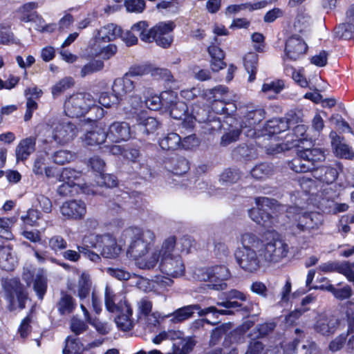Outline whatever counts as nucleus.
Returning <instances> with one entry per match:
<instances>
[{
  "label": "nucleus",
  "mask_w": 354,
  "mask_h": 354,
  "mask_svg": "<svg viewBox=\"0 0 354 354\" xmlns=\"http://www.w3.org/2000/svg\"><path fill=\"white\" fill-rule=\"evenodd\" d=\"M326 288L327 290L332 292L337 299L341 300L348 299L352 295V290L349 286H346L342 288H335L333 285H328V286Z\"/></svg>",
  "instance_id": "nucleus-53"
},
{
  "label": "nucleus",
  "mask_w": 354,
  "mask_h": 354,
  "mask_svg": "<svg viewBox=\"0 0 354 354\" xmlns=\"http://www.w3.org/2000/svg\"><path fill=\"white\" fill-rule=\"evenodd\" d=\"M151 71L149 66L146 64H136L131 66L129 71L125 74L129 77L142 76Z\"/></svg>",
  "instance_id": "nucleus-61"
},
{
  "label": "nucleus",
  "mask_w": 354,
  "mask_h": 354,
  "mask_svg": "<svg viewBox=\"0 0 354 354\" xmlns=\"http://www.w3.org/2000/svg\"><path fill=\"white\" fill-rule=\"evenodd\" d=\"M198 311V315L199 317H204L207 315V314L211 313L212 316L215 318L218 317V315H234L233 310H223V309H218L216 306H209L205 308H201L200 306L199 310H196Z\"/></svg>",
  "instance_id": "nucleus-44"
},
{
  "label": "nucleus",
  "mask_w": 354,
  "mask_h": 354,
  "mask_svg": "<svg viewBox=\"0 0 354 354\" xmlns=\"http://www.w3.org/2000/svg\"><path fill=\"white\" fill-rule=\"evenodd\" d=\"M193 119L200 124H203L202 128L205 133H212L221 129L222 124L216 115L210 112L209 109L195 105L192 107V118L185 120L183 122L184 127L192 128L194 127Z\"/></svg>",
  "instance_id": "nucleus-4"
},
{
  "label": "nucleus",
  "mask_w": 354,
  "mask_h": 354,
  "mask_svg": "<svg viewBox=\"0 0 354 354\" xmlns=\"http://www.w3.org/2000/svg\"><path fill=\"white\" fill-rule=\"evenodd\" d=\"M308 46L305 41L297 35H293L286 41L285 56L287 59L296 60L306 53Z\"/></svg>",
  "instance_id": "nucleus-16"
},
{
  "label": "nucleus",
  "mask_w": 354,
  "mask_h": 354,
  "mask_svg": "<svg viewBox=\"0 0 354 354\" xmlns=\"http://www.w3.org/2000/svg\"><path fill=\"white\" fill-rule=\"evenodd\" d=\"M135 88L134 82L124 74L121 78H117L114 80L112 85V91L116 101H120L128 93L133 91Z\"/></svg>",
  "instance_id": "nucleus-19"
},
{
  "label": "nucleus",
  "mask_w": 354,
  "mask_h": 354,
  "mask_svg": "<svg viewBox=\"0 0 354 354\" xmlns=\"http://www.w3.org/2000/svg\"><path fill=\"white\" fill-rule=\"evenodd\" d=\"M121 28L113 24H107L97 31L95 39L98 41L109 42L120 37Z\"/></svg>",
  "instance_id": "nucleus-25"
},
{
  "label": "nucleus",
  "mask_w": 354,
  "mask_h": 354,
  "mask_svg": "<svg viewBox=\"0 0 354 354\" xmlns=\"http://www.w3.org/2000/svg\"><path fill=\"white\" fill-rule=\"evenodd\" d=\"M308 127L304 124H298L294 129V135L297 139L293 140L290 145H294L293 147H299V144H304V141H308V134H306Z\"/></svg>",
  "instance_id": "nucleus-43"
},
{
  "label": "nucleus",
  "mask_w": 354,
  "mask_h": 354,
  "mask_svg": "<svg viewBox=\"0 0 354 354\" xmlns=\"http://www.w3.org/2000/svg\"><path fill=\"white\" fill-rule=\"evenodd\" d=\"M216 306L223 307L225 310L236 309V310L243 311L244 313H250L253 310L252 302H249L247 305L243 304L242 302L238 301H232V299H227L226 301H218Z\"/></svg>",
  "instance_id": "nucleus-35"
},
{
  "label": "nucleus",
  "mask_w": 354,
  "mask_h": 354,
  "mask_svg": "<svg viewBox=\"0 0 354 354\" xmlns=\"http://www.w3.org/2000/svg\"><path fill=\"white\" fill-rule=\"evenodd\" d=\"M95 106V100L88 93L71 95L64 103V112L70 118H79Z\"/></svg>",
  "instance_id": "nucleus-7"
},
{
  "label": "nucleus",
  "mask_w": 354,
  "mask_h": 354,
  "mask_svg": "<svg viewBox=\"0 0 354 354\" xmlns=\"http://www.w3.org/2000/svg\"><path fill=\"white\" fill-rule=\"evenodd\" d=\"M46 138L44 143L55 142L59 145H64L72 141L77 135L76 126L71 122H62L57 124L55 127H46Z\"/></svg>",
  "instance_id": "nucleus-6"
},
{
  "label": "nucleus",
  "mask_w": 354,
  "mask_h": 354,
  "mask_svg": "<svg viewBox=\"0 0 354 354\" xmlns=\"http://www.w3.org/2000/svg\"><path fill=\"white\" fill-rule=\"evenodd\" d=\"M195 345L196 341L193 337H183L178 346L174 344V351L177 354H188L193 350Z\"/></svg>",
  "instance_id": "nucleus-42"
},
{
  "label": "nucleus",
  "mask_w": 354,
  "mask_h": 354,
  "mask_svg": "<svg viewBox=\"0 0 354 354\" xmlns=\"http://www.w3.org/2000/svg\"><path fill=\"white\" fill-rule=\"evenodd\" d=\"M48 245L52 250L57 252L66 248L67 242L62 236L55 235L49 239Z\"/></svg>",
  "instance_id": "nucleus-63"
},
{
  "label": "nucleus",
  "mask_w": 354,
  "mask_h": 354,
  "mask_svg": "<svg viewBox=\"0 0 354 354\" xmlns=\"http://www.w3.org/2000/svg\"><path fill=\"white\" fill-rule=\"evenodd\" d=\"M41 216V214L39 210L29 209L25 215L21 216V219L25 225L36 226Z\"/></svg>",
  "instance_id": "nucleus-49"
},
{
  "label": "nucleus",
  "mask_w": 354,
  "mask_h": 354,
  "mask_svg": "<svg viewBox=\"0 0 354 354\" xmlns=\"http://www.w3.org/2000/svg\"><path fill=\"white\" fill-rule=\"evenodd\" d=\"M258 55L254 52L247 53L243 57V64L249 74L248 81L252 82L256 78L258 66Z\"/></svg>",
  "instance_id": "nucleus-29"
},
{
  "label": "nucleus",
  "mask_w": 354,
  "mask_h": 354,
  "mask_svg": "<svg viewBox=\"0 0 354 354\" xmlns=\"http://www.w3.org/2000/svg\"><path fill=\"white\" fill-rule=\"evenodd\" d=\"M158 124L159 123L155 118L149 117L139 124V128L143 133L149 134L158 128Z\"/></svg>",
  "instance_id": "nucleus-59"
},
{
  "label": "nucleus",
  "mask_w": 354,
  "mask_h": 354,
  "mask_svg": "<svg viewBox=\"0 0 354 354\" xmlns=\"http://www.w3.org/2000/svg\"><path fill=\"white\" fill-rule=\"evenodd\" d=\"M267 129L270 133L277 134L288 129L285 118H274L267 123Z\"/></svg>",
  "instance_id": "nucleus-41"
},
{
  "label": "nucleus",
  "mask_w": 354,
  "mask_h": 354,
  "mask_svg": "<svg viewBox=\"0 0 354 354\" xmlns=\"http://www.w3.org/2000/svg\"><path fill=\"white\" fill-rule=\"evenodd\" d=\"M93 290L90 274L86 272H82L77 280L76 291L74 292L76 296L81 302H84Z\"/></svg>",
  "instance_id": "nucleus-20"
},
{
  "label": "nucleus",
  "mask_w": 354,
  "mask_h": 354,
  "mask_svg": "<svg viewBox=\"0 0 354 354\" xmlns=\"http://www.w3.org/2000/svg\"><path fill=\"white\" fill-rule=\"evenodd\" d=\"M107 138L113 142L127 140L131 137L129 124L125 122H113L106 132Z\"/></svg>",
  "instance_id": "nucleus-18"
},
{
  "label": "nucleus",
  "mask_w": 354,
  "mask_h": 354,
  "mask_svg": "<svg viewBox=\"0 0 354 354\" xmlns=\"http://www.w3.org/2000/svg\"><path fill=\"white\" fill-rule=\"evenodd\" d=\"M229 328L227 324H221L213 329L210 335V344L213 346L216 345Z\"/></svg>",
  "instance_id": "nucleus-58"
},
{
  "label": "nucleus",
  "mask_w": 354,
  "mask_h": 354,
  "mask_svg": "<svg viewBox=\"0 0 354 354\" xmlns=\"http://www.w3.org/2000/svg\"><path fill=\"white\" fill-rule=\"evenodd\" d=\"M229 277L230 272L225 266H216L207 269L203 273V279L210 283L207 285L210 288L223 290L227 288V283L225 281Z\"/></svg>",
  "instance_id": "nucleus-10"
},
{
  "label": "nucleus",
  "mask_w": 354,
  "mask_h": 354,
  "mask_svg": "<svg viewBox=\"0 0 354 354\" xmlns=\"http://www.w3.org/2000/svg\"><path fill=\"white\" fill-rule=\"evenodd\" d=\"M241 243L243 249L236 253V259L239 266L248 272L257 271L261 261L280 262L289 252L288 243L274 231L265 234L263 239L253 233H245L241 236Z\"/></svg>",
  "instance_id": "nucleus-1"
},
{
  "label": "nucleus",
  "mask_w": 354,
  "mask_h": 354,
  "mask_svg": "<svg viewBox=\"0 0 354 354\" xmlns=\"http://www.w3.org/2000/svg\"><path fill=\"white\" fill-rule=\"evenodd\" d=\"M200 145V140L194 133L180 138V147L184 149H192Z\"/></svg>",
  "instance_id": "nucleus-64"
},
{
  "label": "nucleus",
  "mask_w": 354,
  "mask_h": 354,
  "mask_svg": "<svg viewBox=\"0 0 354 354\" xmlns=\"http://www.w3.org/2000/svg\"><path fill=\"white\" fill-rule=\"evenodd\" d=\"M266 116V111L263 109L259 108L249 111L245 118L250 126H254L259 124Z\"/></svg>",
  "instance_id": "nucleus-48"
},
{
  "label": "nucleus",
  "mask_w": 354,
  "mask_h": 354,
  "mask_svg": "<svg viewBox=\"0 0 354 354\" xmlns=\"http://www.w3.org/2000/svg\"><path fill=\"white\" fill-rule=\"evenodd\" d=\"M17 259L12 254V248L7 245L0 248V267L6 271L14 270Z\"/></svg>",
  "instance_id": "nucleus-27"
},
{
  "label": "nucleus",
  "mask_w": 354,
  "mask_h": 354,
  "mask_svg": "<svg viewBox=\"0 0 354 354\" xmlns=\"http://www.w3.org/2000/svg\"><path fill=\"white\" fill-rule=\"evenodd\" d=\"M176 245V238L175 236H170L165 239L162 243L160 249L156 250L158 253L160 254L161 259L176 256L174 254Z\"/></svg>",
  "instance_id": "nucleus-34"
},
{
  "label": "nucleus",
  "mask_w": 354,
  "mask_h": 354,
  "mask_svg": "<svg viewBox=\"0 0 354 354\" xmlns=\"http://www.w3.org/2000/svg\"><path fill=\"white\" fill-rule=\"evenodd\" d=\"M159 145L164 150H176L180 148V136L174 132L165 134L160 139Z\"/></svg>",
  "instance_id": "nucleus-30"
},
{
  "label": "nucleus",
  "mask_w": 354,
  "mask_h": 354,
  "mask_svg": "<svg viewBox=\"0 0 354 354\" xmlns=\"http://www.w3.org/2000/svg\"><path fill=\"white\" fill-rule=\"evenodd\" d=\"M121 248L118 245L116 239L109 234L100 235L98 241V250L100 254L106 259H115L120 253Z\"/></svg>",
  "instance_id": "nucleus-14"
},
{
  "label": "nucleus",
  "mask_w": 354,
  "mask_h": 354,
  "mask_svg": "<svg viewBox=\"0 0 354 354\" xmlns=\"http://www.w3.org/2000/svg\"><path fill=\"white\" fill-rule=\"evenodd\" d=\"M159 268L162 273L174 278L183 276L185 270V264L180 255L161 259Z\"/></svg>",
  "instance_id": "nucleus-12"
},
{
  "label": "nucleus",
  "mask_w": 354,
  "mask_h": 354,
  "mask_svg": "<svg viewBox=\"0 0 354 354\" xmlns=\"http://www.w3.org/2000/svg\"><path fill=\"white\" fill-rule=\"evenodd\" d=\"M241 178V174L239 169L228 168L221 173L219 180L222 184L228 185L237 183Z\"/></svg>",
  "instance_id": "nucleus-36"
},
{
  "label": "nucleus",
  "mask_w": 354,
  "mask_h": 354,
  "mask_svg": "<svg viewBox=\"0 0 354 354\" xmlns=\"http://www.w3.org/2000/svg\"><path fill=\"white\" fill-rule=\"evenodd\" d=\"M104 68V62L101 60H93L83 66L81 70V76L82 77L100 71Z\"/></svg>",
  "instance_id": "nucleus-52"
},
{
  "label": "nucleus",
  "mask_w": 354,
  "mask_h": 354,
  "mask_svg": "<svg viewBox=\"0 0 354 354\" xmlns=\"http://www.w3.org/2000/svg\"><path fill=\"white\" fill-rule=\"evenodd\" d=\"M175 26L174 21H162L147 30V22L141 21L133 24L131 26V30L138 32L142 41L147 43L155 41L158 46L167 48L172 44L173 36L170 33Z\"/></svg>",
  "instance_id": "nucleus-2"
},
{
  "label": "nucleus",
  "mask_w": 354,
  "mask_h": 354,
  "mask_svg": "<svg viewBox=\"0 0 354 354\" xmlns=\"http://www.w3.org/2000/svg\"><path fill=\"white\" fill-rule=\"evenodd\" d=\"M285 216L283 214H280L282 218ZM286 216L292 222L290 227L292 233L299 235L301 232H308V223L310 219V214L308 212H303L298 207H290L286 210Z\"/></svg>",
  "instance_id": "nucleus-9"
},
{
  "label": "nucleus",
  "mask_w": 354,
  "mask_h": 354,
  "mask_svg": "<svg viewBox=\"0 0 354 354\" xmlns=\"http://www.w3.org/2000/svg\"><path fill=\"white\" fill-rule=\"evenodd\" d=\"M74 158V154L68 150H59L52 155L53 161L57 165L70 162Z\"/></svg>",
  "instance_id": "nucleus-47"
},
{
  "label": "nucleus",
  "mask_w": 354,
  "mask_h": 354,
  "mask_svg": "<svg viewBox=\"0 0 354 354\" xmlns=\"http://www.w3.org/2000/svg\"><path fill=\"white\" fill-rule=\"evenodd\" d=\"M331 140V147L335 156L347 160L353 159V150L346 145L343 137L339 136L335 131H332L329 134Z\"/></svg>",
  "instance_id": "nucleus-17"
},
{
  "label": "nucleus",
  "mask_w": 354,
  "mask_h": 354,
  "mask_svg": "<svg viewBox=\"0 0 354 354\" xmlns=\"http://www.w3.org/2000/svg\"><path fill=\"white\" fill-rule=\"evenodd\" d=\"M268 349L259 339H252L248 344L245 354H268Z\"/></svg>",
  "instance_id": "nucleus-45"
},
{
  "label": "nucleus",
  "mask_w": 354,
  "mask_h": 354,
  "mask_svg": "<svg viewBox=\"0 0 354 354\" xmlns=\"http://www.w3.org/2000/svg\"><path fill=\"white\" fill-rule=\"evenodd\" d=\"M74 82L71 77H66L59 81L52 87V94L54 97H57L62 93L73 85Z\"/></svg>",
  "instance_id": "nucleus-46"
},
{
  "label": "nucleus",
  "mask_w": 354,
  "mask_h": 354,
  "mask_svg": "<svg viewBox=\"0 0 354 354\" xmlns=\"http://www.w3.org/2000/svg\"><path fill=\"white\" fill-rule=\"evenodd\" d=\"M33 289L38 298L43 299L47 290V278L44 270H38L33 283Z\"/></svg>",
  "instance_id": "nucleus-32"
},
{
  "label": "nucleus",
  "mask_w": 354,
  "mask_h": 354,
  "mask_svg": "<svg viewBox=\"0 0 354 354\" xmlns=\"http://www.w3.org/2000/svg\"><path fill=\"white\" fill-rule=\"evenodd\" d=\"M129 231L134 234V237L129 246L127 254L134 259L143 257L150 250L155 241L153 232L150 230L139 231L136 228H130Z\"/></svg>",
  "instance_id": "nucleus-5"
},
{
  "label": "nucleus",
  "mask_w": 354,
  "mask_h": 354,
  "mask_svg": "<svg viewBox=\"0 0 354 354\" xmlns=\"http://www.w3.org/2000/svg\"><path fill=\"white\" fill-rule=\"evenodd\" d=\"M254 155V150L248 145H240L232 151V156L236 159L250 158Z\"/></svg>",
  "instance_id": "nucleus-55"
},
{
  "label": "nucleus",
  "mask_w": 354,
  "mask_h": 354,
  "mask_svg": "<svg viewBox=\"0 0 354 354\" xmlns=\"http://www.w3.org/2000/svg\"><path fill=\"white\" fill-rule=\"evenodd\" d=\"M335 34L339 39H351L354 37V25L350 23L339 24L336 27Z\"/></svg>",
  "instance_id": "nucleus-40"
},
{
  "label": "nucleus",
  "mask_w": 354,
  "mask_h": 354,
  "mask_svg": "<svg viewBox=\"0 0 354 354\" xmlns=\"http://www.w3.org/2000/svg\"><path fill=\"white\" fill-rule=\"evenodd\" d=\"M272 172L273 167L271 165L266 162H262L254 167L251 170L250 174L253 178L260 180L269 176L272 174Z\"/></svg>",
  "instance_id": "nucleus-38"
},
{
  "label": "nucleus",
  "mask_w": 354,
  "mask_h": 354,
  "mask_svg": "<svg viewBox=\"0 0 354 354\" xmlns=\"http://www.w3.org/2000/svg\"><path fill=\"white\" fill-rule=\"evenodd\" d=\"M36 149V138L30 136L21 140L15 149L17 161H24L32 154Z\"/></svg>",
  "instance_id": "nucleus-22"
},
{
  "label": "nucleus",
  "mask_w": 354,
  "mask_h": 354,
  "mask_svg": "<svg viewBox=\"0 0 354 354\" xmlns=\"http://www.w3.org/2000/svg\"><path fill=\"white\" fill-rule=\"evenodd\" d=\"M290 168L297 173H306L310 170V165L301 158H295L288 163Z\"/></svg>",
  "instance_id": "nucleus-62"
},
{
  "label": "nucleus",
  "mask_w": 354,
  "mask_h": 354,
  "mask_svg": "<svg viewBox=\"0 0 354 354\" xmlns=\"http://www.w3.org/2000/svg\"><path fill=\"white\" fill-rule=\"evenodd\" d=\"M106 272L110 276L120 281H127L131 277L130 272L119 268H107Z\"/></svg>",
  "instance_id": "nucleus-60"
},
{
  "label": "nucleus",
  "mask_w": 354,
  "mask_h": 354,
  "mask_svg": "<svg viewBox=\"0 0 354 354\" xmlns=\"http://www.w3.org/2000/svg\"><path fill=\"white\" fill-rule=\"evenodd\" d=\"M144 317L146 327L150 331H153L155 328H157L160 324V314L158 312L151 313L144 316Z\"/></svg>",
  "instance_id": "nucleus-57"
},
{
  "label": "nucleus",
  "mask_w": 354,
  "mask_h": 354,
  "mask_svg": "<svg viewBox=\"0 0 354 354\" xmlns=\"http://www.w3.org/2000/svg\"><path fill=\"white\" fill-rule=\"evenodd\" d=\"M70 328L71 331L77 336L86 331L88 326L86 321L76 317H73L70 321Z\"/></svg>",
  "instance_id": "nucleus-50"
},
{
  "label": "nucleus",
  "mask_w": 354,
  "mask_h": 354,
  "mask_svg": "<svg viewBox=\"0 0 354 354\" xmlns=\"http://www.w3.org/2000/svg\"><path fill=\"white\" fill-rule=\"evenodd\" d=\"M169 111L170 115L177 120H181L187 110V105L183 102H177L173 106L167 109Z\"/></svg>",
  "instance_id": "nucleus-56"
},
{
  "label": "nucleus",
  "mask_w": 354,
  "mask_h": 354,
  "mask_svg": "<svg viewBox=\"0 0 354 354\" xmlns=\"http://www.w3.org/2000/svg\"><path fill=\"white\" fill-rule=\"evenodd\" d=\"M311 175L322 182L330 184L337 178L338 171L336 168L327 166H317L311 168Z\"/></svg>",
  "instance_id": "nucleus-23"
},
{
  "label": "nucleus",
  "mask_w": 354,
  "mask_h": 354,
  "mask_svg": "<svg viewBox=\"0 0 354 354\" xmlns=\"http://www.w3.org/2000/svg\"><path fill=\"white\" fill-rule=\"evenodd\" d=\"M104 304L106 310L113 313H118L121 310H129L131 306L123 293H116L108 285L104 290Z\"/></svg>",
  "instance_id": "nucleus-11"
},
{
  "label": "nucleus",
  "mask_w": 354,
  "mask_h": 354,
  "mask_svg": "<svg viewBox=\"0 0 354 354\" xmlns=\"http://www.w3.org/2000/svg\"><path fill=\"white\" fill-rule=\"evenodd\" d=\"M274 202H276L274 200L267 197L257 198L255 199L257 208L249 209V216L256 223L264 227L270 228L276 225L278 223L277 218L272 216L269 212Z\"/></svg>",
  "instance_id": "nucleus-3"
},
{
  "label": "nucleus",
  "mask_w": 354,
  "mask_h": 354,
  "mask_svg": "<svg viewBox=\"0 0 354 354\" xmlns=\"http://www.w3.org/2000/svg\"><path fill=\"white\" fill-rule=\"evenodd\" d=\"M77 304L75 299L70 295L62 292L57 307L61 315L71 314L75 309Z\"/></svg>",
  "instance_id": "nucleus-31"
},
{
  "label": "nucleus",
  "mask_w": 354,
  "mask_h": 354,
  "mask_svg": "<svg viewBox=\"0 0 354 354\" xmlns=\"http://www.w3.org/2000/svg\"><path fill=\"white\" fill-rule=\"evenodd\" d=\"M321 90L318 89L316 86H311V102L315 104L321 103L323 107H333L336 101L334 98H323L320 93Z\"/></svg>",
  "instance_id": "nucleus-39"
},
{
  "label": "nucleus",
  "mask_w": 354,
  "mask_h": 354,
  "mask_svg": "<svg viewBox=\"0 0 354 354\" xmlns=\"http://www.w3.org/2000/svg\"><path fill=\"white\" fill-rule=\"evenodd\" d=\"M60 211L62 214L68 219L80 220L86 214V207L82 201L71 200L62 204Z\"/></svg>",
  "instance_id": "nucleus-13"
},
{
  "label": "nucleus",
  "mask_w": 354,
  "mask_h": 354,
  "mask_svg": "<svg viewBox=\"0 0 354 354\" xmlns=\"http://www.w3.org/2000/svg\"><path fill=\"white\" fill-rule=\"evenodd\" d=\"M119 315L115 318V323L118 327L124 331L131 330L133 327V322L131 319L133 310L129 307V310H121Z\"/></svg>",
  "instance_id": "nucleus-33"
},
{
  "label": "nucleus",
  "mask_w": 354,
  "mask_h": 354,
  "mask_svg": "<svg viewBox=\"0 0 354 354\" xmlns=\"http://www.w3.org/2000/svg\"><path fill=\"white\" fill-rule=\"evenodd\" d=\"M340 325V320L333 315L320 314L314 325L315 330L323 335L334 333Z\"/></svg>",
  "instance_id": "nucleus-15"
},
{
  "label": "nucleus",
  "mask_w": 354,
  "mask_h": 354,
  "mask_svg": "<svg viewBox=\"0 0 354 354\" xmlns=\"http://www.w3.org/2000/svg\"><path fill=\"white\" fill-rule=\"evenodd\" d=\"M106 138V132L100 127H96L84 135L83 141L86 145H98L104 143Z\"/></svg>",
  "instance_id": "nucleus-28"
},
{
  "label": "nucleus",
  "mask_w": 354,
  "mask_h": 354,
  "mask_svg": "<svg viewBox=\"0 0 354 354\" xmlns=\"http://www.w3.org/2000/svg\"><path fill=\"white\" fill-rule=\"evenodd\" d=\"M165 169L176 174L182 175L189 169L188 162L183 158L172 157L165 161Z\"/></svg>",
  "instance_id": "nucleus-26"
},
{
  "label": "nucleus",
  "mask_w": 354,
  "mask_h": 354,
  "mask_svg": "<svg viewBox=\"0 0 354 354\" xmlns=\"http://www.w3.org/2000/svg\"><path fill=\"white\" fill-rule=\"evenodd\" d=\"M241 337L238 332H231L225 337L223 341V346L230 348L227 351L225 352L222 348H215L209 351L205 354H238V350L234 344H237Z\"/></svg>",
  "instance_id": "nucleus-24"
},
{
  "label": "nucleus",
  "mask_w": 354,
  "mask_h": 354,
  "mask_svg": "<svg viewBox=\"0 0 354 354\" xmlns=\"http://www.w3.org/2000/svg\"><path fill=\"white\" fill-rule=\"evenodd\" d=\"M160 98L162 108L168 109L174 106L177 101V97L176 93L172 91H166L160 93Z\"/></svg>",
  "instance_id": "nucleus-54"
},
{
  "label": "nucleus",
  "mask_w": 354,
  "mask_h": 354,
  "mask_svg": "<svg viewBox=\"0 0 354 354\" xmlns=\"http://www.w3.org/2000/svg\"><path fill=\"white\" fill-rule=\"evenodd\" d=\"M82 176V174L81 171L70 167H66L63 169L62 171L59 180L61 182L72 183L75 186H79V183H77L76 181H79Z\"/></svg>",
  "instance_id": "nucleus-37"
},
{
  "label": "nucleus",
  "mask_w": 354,
  "mask_h": 354,
  "mask_svg": "<svg viewBox=\"0 0 354 354\" xmlns=\"http://www.w3.org/2000/svg\"><path fill=\"white\" fill-rule=\"evenodd\" d=\"M200 305L199 304H192L188 306H185L183 307L179 308L176 309L172 313L165 315L162 317L164 319L165 317L169 318L170 322L174 324H179L182 323L190 318H192L194 315V311L196 310H199Z\"/></svg>",
  "instance_id": "nucleus-21"
},
{
  "label": "nucleus",
  "mask_w": 354,
  "mask_h": 354,
  "mask_svg": "<svg viewBox=\"0 0 354 354\" xmlns=\"http://www.w3.org/2000/svg\"><path fill=\"white\" fill-rule=\"evenodd\" d=\"M161 260V257H160V254L158 253L157 250H154L151 254L145 259L141 260L138 264L139 267L142 269L151 270L156 267L158 262Z\"/></svg>",
  "instance_id": "nucleus-51"
},
{
  "label": "nucleus",
  "mask_w": 354,
  "mask_h": 354,
  "mask_svg": "<svg viewBox=\"0 0 354 354\" xmlns=\"http://www.w3.org/2000/svg\"><path fill=\"white\" fill-rule=\"evenodd\" d=\"M2 286L6 292V299L9 301L8 308L10 311H13L17 308L15 298L20 309L26 307L28 294L19 279L15 278L4 279L2 281Z\"/></svg>",
  "instance_id": "nucleus-8"
}]
</instances>
